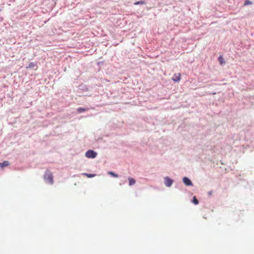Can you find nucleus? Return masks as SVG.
Wrapping results in <instances>:
<instances>
[{
	"label": "nucleus",
	"instance_id": "1",
	"mask_svg": "<svg viewBox=\"0 0 254 254\" xmlns=\"http://www.w3.org/2000/svg\"><path fill=\"white\" fill-rule=\"evenodd\" d=\"M44 178L45 181L49 183L50 184H53L54 180H53V176L52 173L50 172V170H47L44 174Z\"/></svg>",
	"mask_w": 254,
	"mask_h": 254
},
{
	"label": "nucleus",
	"instance_id": "2",
	"mask_svg": "<svg viewBox=\"0 0 254 254\" xmlns=\"http://www.w3.org/2000/svg\"><path fill=\"white\" fill-rule=\"evenodd\" d=\"M97 155V153L92 150H88L85 153L86 157L89 158H94L96 157Z\"/></svg>",
	"mask_w": 254,
	"mask_h": 254
},
{
	"label": "nucleus",
	"instance_id": "3",
	"mask_svg": "<svg viewBox=\"0 0 254 254\" xmlns=\"http://www.w3.org/2000/svg\"><path fill=\"white\" fill-rule=\"evenodd\" d=\"M164 183L166 186L168 187H171L173 183V181L171 179H170L169 177H166L164 178Z\"/></svg>",
	"mask_w": 254,
	"mask_h": 254
},
{
	"label": "nucleus",
	"instance_id": "4",
	"mask_svg": "<svg viewBox=\"0 0 254 254\" xmlns=\"http://www.w3.org/2000/svg\"><path fill=\"white\" fill-rule=\"evenodd\" d=\"M181 76L180 73H175L172 78V80L175 82H179L181 80Z\"/></svg>",
	"mask_w": 254,
	"mask_h": 254
},
{
	"label": "nucleus",
	"instance_id": "5",
	"mask_svg": "<svg viewBox=\"0 0 254 254\" xmlns=\"http://www.w3.org/2000/svg\"><path fill=\"white\" fill-rule=\"evenodd\" d=\"M183 182L184 183L188 186H192V184L191 181L187 177H184L183 178Z\"/></svg>",
	"mask_w": 254,
	"mask_h": 254
},
{
	"label": "nucleus",
	"instance_id": "6",
	"mask_svg": "<svg viewBox=\"0 0 254 254\" xmlns=\"http://www.w3.org/2000/svg\"><path fill=\"white\" fill-rule=\"evenodd\" d=\"M9 165L8 161H4L2 163H0V167L1 168H3L5 167H7Z\"/></svg>",
	"mask_w": 254,
	"mask_h": 254
},
{
	"label": "nucleus",
	"instance_id": "7",
	"mask_svg": "<svg viewBox=\"0 0 254 254\" xmlns=\"http://www.w3.org/2000/svg\"><path fill=\"white\" fill-rule=\"evenodd\" d=\"M128 180L129 186H132V185L135 184V183L136 182L135 180L133 178H132L130 177L128 178Z\"/></svg>",
	"mask_w": 254,
	"mask_h": 254
},
{
	"label": "nucleus",
	"instance_id": "8",
	"mask_svg": "<svg viewBox=\"0 0 254 254\" xmlns=\"http://www.w3.org/2000/svg\"><path fill=\"white\" fill-rule=\"evenodd\" d=\"M192 202L195 205L198 204V201L197 200L196 196H195L193 197Z\"/></svg>",
	"mask_w": 254,
	"mask_h": 254
},
{
	"label": "nucleus",
	"instance_id": "9",
	"mask_svg": "<svg viewBox=\"0 0 254 254\" xmlns=\"http://www.w3.org/2000/svg\"><path fill=\"white\" fill-rule=\"evenodd\" d=\"M145 3V1L143 0H140L136 1L134 3L135 5H138V4H144Z\"/></svg>",
	"mask_w": 254,
	"mask_h": 254
},
{
	"label": "nucleus",
	"instance_id": "10",
	"mask_svg": "<svg viewBox=\"0 0 254 254\" xmlns=\"http://www.w3.org/2000/svg\"><path fill=\"white\" fill-rule=\"evenodd\" d=\"M84 175L86 176L88 178H92L94 177L95 176V174H87L85 173L83 174Z\"/></svg>",
	"mask_w": 254,
	"mask_h": 254
},
{
	"label": "nucleus",
	"instance_id": "11",
	"mask_svg": "<svg viewBox=\"0 0 254 254\" xmlns=\"http://www.w3.org/2000/svg\"><path fill=\"white\" fill-rule=\"evenodd\" d=\"M85 111H86V109H84V108H78L77 109V111L78 113H81V112H84Z\"/></svg>",
	"mask_w": 254,
	"mask_h": 254
},
{
	"label": "nucleus",
	"instance_id": "12",
	"mask_svg": "<svg viewBox=\"0 0 254 254\" xmlns=\"http://www.w3.org/2000/svg\"><path fill=\"white\" fill-rule=\"evenodd\" d=\"M108 174H110V175H111V176H113V177H116V178H117V177H118V175L117 174H115V173H114V172H108Z\"/></svg>",
	"mask_w": 254,
	"mask_h": 254
},
{
	"label": "nucleus",
	"instance_id": "13",
	"mask_svg": "<svg viewBox=\"0 0 254 254\" xmlns=\"http://www.w3.org/2000/svg\"><path fill=\"white\" fill-rule=\"evenodd\" d=\"M252 3V1H251L249 0H246L245 1L244 5L251 4Z\"/></svg>",
	"mask_w": 254,
	"mask_h": 254
},
{
	"label": "nucleus",
	"instance_id": "14",
	"mask_svg": "<svg viewBox=\"0 0 254 254\" xmlns=\"http://www.w3.org/2000/svg\"><path fill=\"white\" fill-rule=\"evenodd\" d=\"M36 66L35 64L34 63H30L29 64L28 67L29 68H33Z\"/></svg>",
	"mask_w": 254,
	"mask_h": 254
},
{
	"label": "nucleus",
	"instance_id": "15",
	"mask_svg": "<svg viewBox=\"0 0 254 254\" xmlns=\"http://www.w3.org/2000/svg\"><path fill=\"white\" fill-rule=\"evenodd\" d=\"M219 61L220 62V64H222L223 63V58L222 57V56H220L219 57Z\"/></svg>",
	"mask_w": 254,
	"mask_h": 254
}]
</instances>
